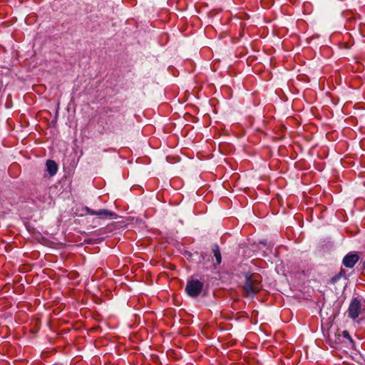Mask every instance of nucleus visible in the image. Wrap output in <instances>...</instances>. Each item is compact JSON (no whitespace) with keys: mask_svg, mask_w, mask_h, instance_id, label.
Segmentation results:
<instances>
[{"mask_svg":"<svg viewBox=\"0 0 365 365\" xmlns=\"http://www.w3.org/2000/svg\"><path fill=\"white\" fill-rule=\"evenodd\" d=\"M261 277L257 274H247L242 285V294L245 297H253L262 289Z\"/></svg>","mask_w":365,"mask_h":365,"instance_id":"1","label":"nucleus"},{"mask_svg":"<svg viewBox=\"0 0 365 365\" xmlns=\"http://www.w3.org/2000/svg\"><path fill=\"white\" fill-rule=\"evenodd\" d=\"M364 309L361 300L358 297H354L349 304L347 310L348 317L352 319H356Z\"/></svg>","mask_w":365,"mask_h":365,"instance_id":"2","label":"nucleus"},{"mask_svg":"<svg viewBox=\"0 0 365 365\" xmlns=\"http://www.w3.org/2000/svg\"><path fill=\"white\" fill-rule=\"evenodd\" d=\"M204 284L198 279L188 280L186 284L185 291L192 297H197L201 293Z\"/></svg>","mask_w":365,"mask_h":365,"instance_id":"3","label":"nucleus"},{"mask_svg":"<svg viewBox=\"0 0 365 365\" xmlns=\"http://www.w3.org/2000/svg\"><path fill=\"white\" fill-rule=\"evenodd\" d=\"M359 259L360 257L357 252H350L344 257L342 264L345 267L351 269L355 266Z\"/></svg>","mask_w":365,"mask_h":365,"instance_id":"4","label":"nucleus"},{"mask_svg":"<svg viewBox=\"0 0 365 365\" xmlns=\"http://www.w3.org/2000/svg\"><path fill=\"white\" fill-rule=\"evenodd\" d=\"M88 211L91 215L103 216L104 217L115 218L116 216L114 212L105 209L99 210L98 211L88 209Z\"/></svg>","mask_w":365,"mask_h":365,"instance_id":"5","label":"nucleus"},{"mask_svg":"<svg viewBox=\"0 0 365 365\" xmlns=\"http://www.w3.org/2000/svg\"><path fill=\"white\" fill-rule=\"evenodd\" d=\"M46 170L51 176H53L58 171V165L53 160H47L46 163Z\"/></svg>","mask_w":365,"mask_h":365,"instance_id":"6","label":"nucleus"},{"mask_svg":"<svg viewBox=\"0 0 365 365\" xmlns=\"http://www.w3.org/2000/svg\"><path fill=\"white\" fill-rule=\"evenodd\" d=\"M341 277H344V278H347L346 276V272H345V270L343 269L342 268H341L339 272L336 274H335L334 277H332L330 279H329V282L331 284H334L335 283H336Z\"/></svg>","mask_w":365,"mask_h":365,"instance_id":"7","label":"nucleus"},{"mask_svg":"<svg viewBox=\"0 0 365 365\" xmlns=\"http://www.w3.org/2000/svg\"><path fill=\"white\" fill-rule=\"evenodd\" d=\"M212 252H213V254H214V256L216 259V261H217V264H220L222 262V257H221V253H220V247L217 245H215L212 247Z\"/></svg>","mask_w":365,"mask_h":365,"instance_id":"8","label":"nucleus"},{"mask_svg":"<svg viewBox=\"0 0 365 365\" xmlns=\"http://www.w3.org/2000/svg\"><path fill=\"white\" fill-rule=\"evenodd\" d=\"M342 336L344 337V338H346L347 339H349L351 342H353V340L349 333L348 331L346 330H344L342 331Z\"/></svg>","mask_w":365,"mask_h":365,"instance_id":"9","label":"nucleus"},{"mask_svg":"<svg viewBox=\"0 0 365 365\" xmlns=\"http://www.w3.org/2000/svg\"><path fill=\"white\" fill-rule=\"evenodd\" d=\"M363 267H364V269H365V261H364V263H363Z\"/></svg>","mask_w":365,"mask_h":365,"instance_id":"10","label":"nucleus"}]
</instances>
